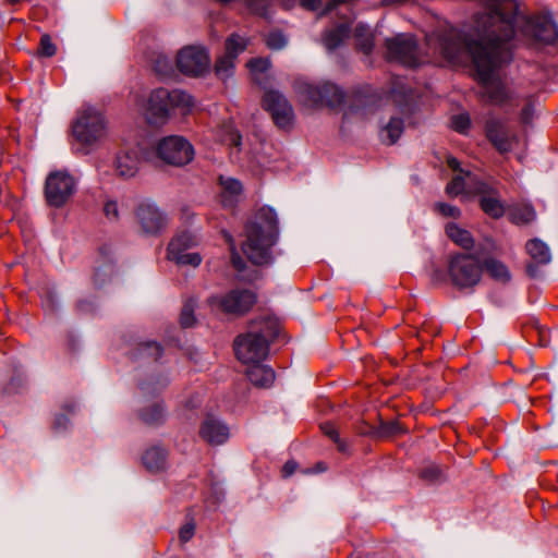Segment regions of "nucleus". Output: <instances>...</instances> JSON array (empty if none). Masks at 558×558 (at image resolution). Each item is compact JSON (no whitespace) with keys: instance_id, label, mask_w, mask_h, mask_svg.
<instances>
[{"instance_id":"nucleus-50","label":"nucleus","mask_w":558,"mask_h":558,"mask_svg":"<svg viewBox=\"0 0 558 558\" xmlns=\"http://www.w3.org/2000/svg\"><path fill=\"white\" fill-rule=\"evenodd\" d=\"M323 433L329 437L333 442L338 441L339 433L331 423H325L322 425Z\"/></svg>"},{"instance_id":"nucleus-14","label":"nucleus","mask_w":558,"mask_h":558,"mask_svg":"<svg viewBox=\"0 0 558 558\" xmlns=\"http://www.w3.org/2000/svg\"><path fill=\"white\" fill-rule=\"evenodd\" d=\"M179 70L190 76H202L209 71L210 60L203 47L187 46L177 56Z\"/></svg>"},{"instance_id":"nucleus-26","label":"nucleus","mask_w":558,"mask_h":558,"mask_svg":"<svg viewBox=\"0 0 558 558\" xmlns=\"http://www.w3.org/2000/svg\"><path fill=\"white\" fill-rule=\"evenodd\" d=\"M142 462L147 471L161 472L168 466V450L160 445L148 447L142 456Z\"/></svg>"},{"instance_id":"nucleus-24","label":"nucleus","mask_w":558,"mask_h":558,"mask_svg":"<svg viewBox=\"0 0 558 558\" xmlns=\"http://www.w3.org/2000/svg\"><path fill=\"white\" fill-rule=\"evenodd\" d=\"M244 302V291L242 289H233L225 296L211 295L207 299V303L211 307H219L227 314H239L242 311Z\"/></svg>"},{"instance_id":"nucleus-28","label":"nucleus","mask_w":558,"mask_h":558,"mask_svg":"<svg viewBox=\"0 0 558 558\" xmlns=\"http://www.w3.org/2000/svg\"><path fill=\"white\" fill-rule=\"evenodd\" d=\"M138 416L145 424L159 425L166 421V410L162 402H149L138 410Z\"/></svg>"},{"instance_id":"nucleus-8","label":"nucleus","mask_w":558,"mask_h":558,"mask_svg":"<svg viewBox=\"0 0 558 558\" xmlns=\"http://www.w3.org/2000/svg\"><path fill=\"white\" fill-rule=\"evenodd\" d=\"M72 132L81 145L94 147L106 136L105 119L96 108L86 106L73 122Z\"/></svg>"},{"instance_id":"nucleus-17","label":"nucleus","mask_w":558,"mask_h":558,"mask_svg":"<svg viewBox=\"0 0 558 558\" xmlns=\"http://www.w3.org/2000/svg\"><path fill=\"white\" fill-rule=\"evenodd\" d=\"M475 196L480 197V206L482 210L494 219H498L505 215V205L501 202L499 191L494 184L483 180L482 183H475Z\"/></svg>"},{"instance_id":"nucleus-52","label":"nucleus","mask_w":558,"mask_h":558,"mask_svg":"<svg viewBox=\"0 0 558 558\" xmlns=\"http://www.w3.org/2000/svg\"><path fill=\"white\" fill-rule=\"evenodd\" d=\"M70 424V420L65 414H59L54 418V428L58 430L66 429Z\"/></svg>"},{"instance_id":"nucleus-55","label":"nucleus","mask_w":558,"mask_h":558,"mask_svg":"<svg viewBox=\"0 0 558 558\" xmlns=\"http://www.w3.org/2000/svg\"><path fill=\"white\" fill-rule=\"evenodd\" d=\"M335 444L337 445L339 451H341L343 453L348 452L349 446L340 437L338 438V441H335Z\"/></svg>"},{"instance_id":"nucleus-45","label":"nucleus","mask_w":558,"mask_h":558,"mask_svg":"<svg viewBox=\"0 0 558 558\" xmlns=\"http://www.w3.org/2000/svg\"><path fill=\"white\" fill-rule=\"evenodd\" d=\"M104 213L108 220L117 221L120 217L119 205L116 201H108L104 205Z\"/></svg>"},{"instance_id":"nucleus-2","label":"nucleus","mask_w":558,"mask_h":558,"mask_svg":"<svg viewBox=\"0 0 558 558\" xmlns=\"http://www.w3.org/2000/svg\"><path fill=\"white\" fill-rule=\"evenodd\" d=\"M488 16L494 21V26L489 27L495 31L492 36L494 44L509 47L511 53L515 27H521L524 34L546 44L558 38V26L550 16L530 19L523 15L518 0H489L486 12L476 15L473 29L476 31L480 20Z\"/></svg>"},{"instance_id":"nucleus-20","label":"nucleus","mask_w":558,"mask_h":558,"mask_svg":"<svg viewBox=\"0 0 558 558\" xmlns=\"http://www.w3.org/2000/svg\"><path fill=\"white\" fill-rule=\"evenodd\" d=\"M526 252L534 263L526 266V272L530 277H538L537 265H547L551 262V252L549 246L541 239H532L527 241Z\"/></svg>"},{"instance_id":"nucleus-27","label":"nucleus","mask_w":558,"mask_h":558,"mask_svg":"<svg viewBox=\"0 0 558 558\" xmlns=\"http://www.w3.org/2000/svg\"><path fill=\"white\" fill-rule=\"evenodd\" d=\"M350 33L351 29L348 24H339L324 33L322 43L328 51H333L349 38Z\"/></svg>"},{"instance_id":"nucleus-11","label":"nucleus","mask_w":558,"mask_h":558,"mask_svg":"<svg viewBox=\"0 0 558 558\" xmlns=\"http://www.w3.org/2000/svg\"><path fill=\"white\" fill-rule=\"evenodd\" d=\"M197 244L198 238L194 233L190 231L178 233L168 245L167 258L180 266L190 265L198 267L203 260L201 254L196 252H186Z\"/></svg>"},{"instance_id":"nucleus-1","label":"nucleus","mask_w":558,"mask_h":558,"mask_svg":"<svg viewBox=\"0 0 558 558\" xmlns=\"http://www.w3.org/2000/svg\"><path fill=\"white\" fill-rule=\"evenodd\" d=\"M492 17L478 21L476 31L464 34L456 28H449L438 35V49L445 59L452 63L472 60L478 81L482 83V96L493 104H502L507 92L502 83L495 77L496 71L512 59L507 46H496Z\"/></svg>"},{"instance_id":"nucleus-7","label":"nucleus","mask_w":558,"mask_h":558,"mask_svg":"<svg viewBox=\"0 0 558 558\" xmlns=\"http://www.w3.org/2000/svg\"><path fill=\"white\" fill-rule=\"evenodd\" d=\"M482 272L483 266L473 254L457 253L448 258V278L458 290L474 289L482 279Z\"/></svg>"},{"instance_id":"nucleus-44","label":"nucleus","mask_w":558,"mask_h":558,"mask_svg":"<svg viewBox=\"0 0 558 558\" xmlns=\"http://www.w3.org/2000/svg\"><path fill=\"white\" fill-rule=\"evenodd\" d=\"M451 125L457 132L464 133L470 128V118L468 114L454 116Z\"/></svg>"},{"instance_id":"nucleus-25","label":"nucleus","mask_w":558,"mask_h":558,"mask_svg":"<svg viewBox=\"0 0 558 558\" xmlns=\"http://www.w3.org/2000/svg\"><path fill=\"white\" fill-rule=\"evenodd\" d=\"M483 180L471 172H466L465 178L462 175L454 177L446 186V193L456 197L463 195L465 197L475 196L476 189L473 186L475 183H482Z\"/></svg>"},{"instance_id":"nucleus-13","label":"nucleus","mask_w":558,"mask_h":558,"mask_svg":"<svg viewBox=\"0 0 558 558\" xmlns=\"http://www.w3.org/2000/svg\"><path fill=\"white\" fill-rule=\"evenodd\" d=\"M141 231L146 235H158L168 225V216L155 202L142 201L135 211Z\"/></svg>"},{"instance_id":"nucleus-30","label":"nucleus","mask_w":558,"mask_h":558,"mask_svg":"<svg viewBox=\"0 0 558 558\" xmlns=\"http://www.w3.org/2000/svg\"><path fill=\"white\" fill-rule=\"evenodd\" d=\"M446 233L450 240L463 250L470 251L474 247L475 241L471 232L459 227L457 223H448L446 226Z\"/></svg>"},{"instance_id":"nucleus-56","label":"nucleus","mask_w":558,"mask_h":558,"mask_svg":"<svg viewBox=\"0 0 558 558\" xmlns=\"http://www.w3.org/2000/svg\"><path fill=\"white\" fill-rule=\"evenodd\" d=\"M448 166L452 169V170H460V162L458 161V159H456L454 157H449L448 160Z\"/></svg>"},{"instance_id":"nucleus-16","label":"nucleus","mask_w":558,"mask_h":558,"mask_svg":"<svg viewBox=\"0 0 558 558\" xmlns=\"http://www.w3.org/2000/svg\"><path fill=\"white\" fill-rule=\"evenodd\" d=\"M264 107L271 113L275 123L281 129L291 128L294 121V111L286 98L279 90L270 89L265 93Z\"/></svg>"},{"instance_id":"nucleus-35","label":"nucleus","mask_w":558,"mask_h":558,"mask_svg":"<svg viewBox=\"0 0 558 558\" xmlns=\"http://www.w3.org/2000/svg\"><path fill=\"white\" fill-rule=\"evenodd\" d=\"M223 238L229 245L231 264L234 267V269H236L239 274H241L244 269V263L242 260L240 252L244 251V243H241L240 246L238 247L235 245L232 234L228 231H223Z\"/></svg>"},{"instance_id":"nucleus-41","label":"nucleus","mask_w":558,"mask_h":558,"mask_svg":"<svg viewBox=\"0 0 558 558\" xmlns=\"http://www.w3.org/2000/svg\"><path fill=\"white\" fill-rule=\"evenodd\" d=\"M168 383H169L168 378L162 377L160 379H157L156 381H154V380L142 381L140 384V387L144 393H153V392H156V391L165 388L168 385Z\"/></svg>"},{"instance_id":"nucleus-42","label":"nucleus","mask_w":558,"mask_h":558,"mask_svg":"<svg viewBox=\"0 0 558 558\" xmlns=\"http://www.w3.org/2000/svg\"><path fill=\"white\" fill-rule=\"evenodd\" d=\"M287 37L280 32H272L268 35L266 44L272 50H280L287 45Z\"/></svg>"},{"instance_id":"nucleus-23","label":"nucleus","mask_w":558,"mask_h":558,"mask_svg":"<svg viewBox=\"0 0 558 558\" xmlns=\"http://www.w3.org/2000/svg\"><path fill=\"white\" fill-rule=\"evenodd\" d=\"M219 184L221 186V204L226 209H234L241 199L243 185L242 182L233 177L220 175Z\"/></svg>"},{"instance_id":"nucleus-32","label":"nucleus","mask_w":558,"mask_h":558,"mask_svg":"<svg viewBox=\"0 0 558 558\" xmlns=\"http://www.w3.org/2000/svg\"><path fill=\"white\" fill-rule=\"evenodd\" d=\"M510 220L515 225H527L536 219V211L531 204L514 205L510 208Z\"/></svg>"},{"instance_id":"nucleus-3","label":"nucleus","mask_w":558,"mask_h":558,"mask_svg":"<svg viewBox=\"0 0 558 558\" xmlns=\"http://www.w3.org/2000/svg\"><path fill=\"white\" fill-rule=\"evenodd\" d=\"M279 238L277 213L269 206L260 207L246 225V284L262 281L265 269L275 264Z\"/></svg>"},{"instance_id":"nucleus-47","label":"nucleus","mask_w":558,"mask_h":558,"mask_svg":"<svg viewBox=\"0 0 558 558\" xmlns=\"http://www.w3.org/2000/svg\"><path fill=\"white\" fill-rule=\"evenodd\" d=\"M251 11L258 15L267 16L265 0H246V11Z\"/></svg>"},{"instance_id":"nucleus-40","label":"nucleus","mask_w":558,"mask_h":558,"mask_svg":"<svg viewBox=\"0 0 558 558\" xmlns=\"http://www.w3.org/2000/svg\"><path fill=\"white\" fill-rule=\"evenodd\" d=\"M141 354L153 360H158L162 354V348L155 341L146 342L141 348Z\"/></svg>"},{"instance_id":"nucleus-15","label":"nucleus","mask_w":558,"mask_h":558,"mask_svg":"<svg viewBox=\"0 0 558 558\" xmlns=\"http://www.w3.org/2000/svg\"><path fill=\"white\" fill-rule=\"evenodd\" d=\"M388 58L407 66H415L417 61V44L410 34H399L386 39Z\"/></svg>"},{"instance_id":"nucleus-6","label":"nucleus","mask_w":558,"mask_h":558,"mask_svg":"<svg viewBox=\"0 0 558 558\" xmlns=\"http://www.w3.org/2000/svg\"><path fill=\"white\" fill-rule=\"evenodd\" d=\"M294 90L300 100L312 108H336L344 101L342 88L330 82L314 84L304 80H298L294 83Z\"/></svg>"},{"instance_id":"nucleus-31","label":"nucleus","mask_w":558,"mask_h":558,"mask_svg":"<svg viewBox=\"0 0 558 558\" xmlns=\"http://www.w3.org/2000/svg\"><path fill=\"white\" fill-rule=\"evenodd\" d=\"M484 267L492 279L495 281L507 284L511 280V272L507 265L496 258H487L484 262Z\"/></svg>"},{"instance_id":"nucleus-10","label":"nucleus","mask_w":558,"mask_h":558,"mask_svg":"<svg viewBox=\"0 0 558 558\" xmlns=\"http://www.w3.org/2000/svg\"><path fill=\"white\" fill-rule=\"evenodd\" d=\"M77 190L76 179L66 170H57L48 174L45 182V198L49 206L63 207Z\"/></svg>"},{"instance_id":"nucleus-4","label":"nucleus","mask_w":558,"mask_h":558,"mask_svg":"<svg viewBox=\"0 0 558 558\" xmlns=\"http://www.w3.org/2000/svg\"><path fill=\"white\" fill-rule=\"evenodd\" d=\"M263 331L264 338H250L246 333V381L254 388L268 389L276 380V373L265 363L269 355L270 343L276 339L275 323L266 314Z\"/></svg>"},{"instance_id":"nucleus-53","label":"nucleus","mask_w":558,"mask_h":558,"mask_svg":"<svg viewBox=\"0 0 558 558\" xmlns=\"http://www.w3.org/2000/svg\"><path fill=\"white\" fill-rule=\"evenodd\" d=\"M243 339H244L243 336L240 335L234 340V352H235V355H236L239 361H242L243 357H244V354H243V351H242Z\"/></svg>"},{"instance_id":"nucleus-38","label":"nucleus","mask_w":558,"mask_h":558,"mask_svg":"<svg viewBox=\"0 0 558 558\" xmlns=\"http://www.w3.org/2000/svg\"><path fill=\"white\" fill-rule=\"evenodd\" d=\"M420 477L428 483H439L445 480L441 469L435 463L425 465L420 471Z\"/></svg>"},{"instance_id":"nucleus-58","label":"nucleus","mask_w":558,"mask_h":558,"mask_svg":"<svg viewBox=\"0 0 558 558\" xmlns=\"http://www.w3.org/2000/svg\"><path fill=\"white\" fill-rule=\"evenodd\" d=\"M161 64L168 65V60H167L166 58H159V59L157 60V70H158V71L160 70V69H159V66H160Z\"/></svg>"},{"instance_id":"nucleus-57","label":"nucleus","mask_w":558,"mask_h":558,"mask_svg":"<svg viewBox=\"0 0 558 558\" xmlns=\"http://www.w3.org/2000/svg\"><path fill=\"white\" fill-rule=\"evenodd\" d=\"M442 277H444V274H442V271H441V270H439V269H435V270L433 271V279H434V280H440Z\"/></svg>"},{"instance_id":"nucleus-22","label":"nucleus","mask_w":558,"mask_h":558,"mask_svg":"<svg viewBox=\"0 0 558 558\" xmlns=\"http://www.w3.org/2000/svg\"><path fill=\"white\" fill-rule=\"evenodd\" d=\"M140 150L132 148L120 151L114 160V170L117 175L123 179L133 178L140 169Z\"/></svg>"},{"instance_id":"nucleus-48","label":"nucleus","mask_w":558,"mask_h":558,"mask_svg":"<svg viewBox=\"0 0 558 558\" xmlns=\"http://www.w3.org/2000/svg\"><path fill=\"white\" fill-rule=\"evenodd\" d=\"M225 141L230 145H234L235 147H240L241 145V134L235 131L231 124L226 126V137Z\"/></svg>"},{"instance_id":"nucleus-43","label":"nucleus","mask_w":558,"mask_h":558,"mask_svg":"<svg viewBox=\"0 0 558 558\" xmlns=\"http://www.w3.org/2000/svg\"><path fill=\"white\" fill-rule=\"evenodd\" d=\"M435 209L445 217L459 218L461 216V210L457 206L447 203H436Z\"/></svg>"},{"instance_id":"nucleus-37","label":"nucleus","mask_w":558,"mask_h":558,"mask_svg":"<svg viewBox=\"0 0 558 558\" xmlns=\"http://www.w3.org/2000/svg\"><path fill=\"white\" fill-rule=\"evenodd\" d=\"M197 307V301L195 299H190L182 307L180 322L182 327L189 328L194 326L195 324V310Z\"/></svg>"},{"instance_id":"nucleus-51","label":"nucleus","mask_w":558,"mask_h":558,"mask_svg":"<svg viewBox=\"0 0 558 558\" xmlns=\"http://www.w3.org/2000/svg\"><path fill=\"white\" fill-rule=\"evenodd\" d=\"M534 117V107L531 104H527L521 111V121L525 124L532 122Z\"/></svg>"},{"instance_id":"nucleus-39","label":"nucleus","mask_w":558,"mask_h":558,"mask_svg":"<svg viewBox=\"0 0 558 558\" xmlns=\"http://www.w3.org/2000/svg\"><path fill=\"white\" fill-rule=\"evenodd\" d=\"M57 52V48L54 44L52 43L49 35L45 34L40 38L38 54L41 57L50 58L54 56Z\"/></svg>"},{"instance_id":"nucleus-36","label":"nucleus","mask_w":558,"mask_h":558,"mask_svg":"<svg viewBox=\"0 0 558 558\" xmlns=\"http://www.w3.org/2000/svg\"><path fill=\"white\" fill-rule=\"evenodd\" d=\"M404 433V428L398 421L383 422L380 426L369 434L380 438H389Z\"/></svg>"},{"instance_id":"nucleus-54","label":"nucleus","mask_w":558,"mask_h":558,"mask_svg":"<svg viewBox=\"0 0 558 558\" xmlns=\"http://www.w3.org/2000/svg\"><path fill=\"white\" fill-rule=\"evenodd\" d=\"M296 464L294 462H287L283 466V473L289 476L294 472Z\"/></svg>"},{"instance_id":"nucleus-5","label":"nucleus","mask_w":558,"mask_h":558,"mask_svg":"<svg viewBox=\"0 0 558 558\" xmlns=\"http://www.w3.org/2000/svg\"><path fill=\"white\" fill-rule=\"evenodd\" d=\"M195 106L193 97L184 90L157 88L153 90L145 107V118L149 124L162 125L168 122L172 112L189 114Z\"/></svg>"},{"instance_id":"nucleus-46","label":"nucleus","mask_w":558,"mask_h":558,"mask_svg":"<svg viewBox=\"0 0 558 558\" xmlns=\"http://www.w3.org/2000/svg\"><path fill=\"white\" fill-rule=\"evenodd\" d=\"M113 272L114 267L112 265H106L104 268H98L95 274L96 283L99 286L106 283L107 278H111Z\"/></svg>"},{"instance_id":"nucleus-12","label":"nucleus","mask_w":558,"mask_h":558,"mask_svg":"<svg viewBox=\"0 0 558 558\" xmlns=\"http://www.w3.org/2000/svg\"><path fill=\"white\" fill-rule=\"evenodd\" d=\"M157 154L167 163L183 166L193 159L194 149L184 137L171 135L158 143Z\"/></svg>"},{"instance_id":"nucleus-18","label":"nucleus","mask_w":558,"mask_h":558,"mask_svg":"<svg viewBox=\"0 0 558 558\" xmlns=\"http://www.w3.org/2000/svg\"><path fill=\"white\" fill-rule=\"evenodd\" d=\"M486 135L500 153H508L518 144V136L509 130L505 122L498 119L487 121Z\"/></svg>"},{"instance_id":"nucleus-29","label":"nucleus","mask_w":558,"mask_h":558,"mask_svg":"<svg viewBox=\"0 0 558 558\" xmlns=\"http://www.w3.org/2000/svg\"><path fill=\"white\" fill-rule=\"evenodd\" d=\"M404 131V121L401 118L392 117L381 128L379 136L383 143L393 145L400 138Z\"/></svg>"},{"instance_id":"nucleus-19","label":"nucleus","mask_w":558,"mask_h":558,"mask_svg":"<svg viewBox=\"0 0 558 558\" xmlns=\"http://www.w3.org/2000/svg\"><path fill=\"white\" fill-rule=\"evenodd\" d=\"M243 48V38L239 34H232L226 40V53L216 63L217 75L227 81L233 75L234 61Z\"/></svg>"},{"instance_id":"nucleus-34","label":"nucleus","mask_w":558,"mask_h":558,"mask_svg":"<svg viewBox=\"0 0 558 558\" xmlns=\"http://www.w3.org/2000/svg\"><path fill=\"white\" fill-rule=\"evenodd\" d=\"M354 37L357 48L365 54H369L374 48V37L368 26L360 24L355 27Z\"/></svg>"},{"instance_id":"nucleus-21","label":"nucleus","mask_w":558,"mask_h":558,"mask_svg":"<svg viewBox=\"0 0 558 558\" xmlns=\"http://www.w3.org/2000/svg\"><path fill=\"white\" fill-rule=\"evenodd\" d=\"M199 435L206 442L217 446L228 440L230 429L219 418L207 416L201 426Z\"/></svg>"},{"instance_id":"nucleus-9","label":"nucleus","mask_w":558,"mask_h":558,"mask_svg":"<svg viewBox=\"0 0 558 558\" xmlns=\"http://www.w3.org/2000/svg\"><path fill=\"white\" fill-rule=\"evenodd\" d=\"M268 314L269 318L275 323V337L278 336L279 324L271 310L268 307V301L260 299L257 292V287L254 290L246 288V333L250 338L264 337V323L265 316Z\"/></svg>"},{"instance_id":"nucleus-49","label":"nucleus","mask_w":558,"mask_h":558,"mask_svg":"<svg viewBox=\"0 0 558 558\" xmlns=\"http://www.w3.org/2000/svg\"><path fill=\"white\" fill-rule=\"evenodd\" d=\"M195 534V524L194 522L185 523L179 532V538L182 543L189 542Z\"/></svg>"},{"instance_id":"nucleus-33","label":"nucleus","mask_w":558,"mask_h":558,"mask_svg":"<svg viewBox=\"0 0 558 558\" xmlns=\"http://www.w3.org/2000/svg\"><path fill=\"white\" fill-rule=\"evenodd\" d=\"M270 65L268 58H255L246 64L258 85H264L267 82Z\"/></svg>"},{"instance_id":"nucleus-59","label":"nucleus","mask_w":558,"mask_h":558,"mask_svg":"<svg viewBox=\"0 0 558 558\" xmlns=\"http://www.w3.org/2000/svg\"><path fill=\"white\" fill-rule=\"evenodd\" d=\"M19 1H20V0H7V2H8V3H10V4H15V3H17Z\"/></svg>"}]
</instances>
